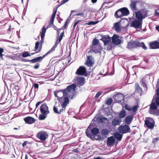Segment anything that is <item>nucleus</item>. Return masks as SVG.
<instances>
[{"label":"nucleus","instance_id":"30","mask_svg":"<svg viewBox=\"0 0 159 159\" xmlns=\"http://www.w3.org/2000/svg\"><path fill=\"white\" fill-rule=\"evenodd\" d=\"M115 138L119 141H120L122 137V135L118 132L115 133L114 134Z\"/></svg>","mask_w":159,"mask_h":159},{"label":"nucleus","instance_id":"1","mask_svg":"<svg viewBox=\"0 0 159 159\" xmlns=\"http://www.w3.org/2000/svg\"><path fill=\"white\" fill-rule=\"evenodd\" d=\"M54 95L57 98V100L59 102L63 108H66L69 104L70 100L69 98L63 95L62 90L54 92Z\"/></svg>","mask_w":159,"mask_h":159},{"label":"nucleus","instance_id":"31","mask_svg":"<svg viewBox=\"0 0 159 159\" xmlns=\"http://www.w3.org/2000/svg\"><path fill=\"white\" fill-rule=\"evenodd\" d=\"M99 131V129L97 128H94L91 130V133L93 135H96L98 134Z\"/></svg>","mask_w":159,"mask_h":159},{"label":"nucleus","instance_id":"14","mask_svg":"<svg viewBox=\"0 0 159 159\" xmlns=\"http://www.w3.org/2000/svg\"><path fill=\"white\" fill-rule=\"evenodd\" d=\"M94 64V62L93 60L92 57L91 56H87L86 65L89 67H91Z\"/></svg>","mask_w":159,"mask_h":159},{"label":"nucleus","instance_id":"47","mask_svg":"<svg viewBox=\"0 0 159 159\" xmlns=\"http://www.w3.org/2000/svg\"><path fill=\"white\" fill-rule=\"evenodd\" d=\"M64 34V31H63L61 33L60 35L59 38L58 40L59 41H61L63 35Z\"/></svg>","mask_w":159,"mask_h":159},{"label":"nucleus","instance_id":"19","mask_svg":"<svg viewBox=\"0 0 159 159\" xmlns=\"http://www.w3.org/2000/svg\"><path fill=\"white\" fill-rule=\"evenodd\" d=\"M24 120L26 123L31 124L35 122V119L33 117L28 116L24 118Z\"/></svg>","mask_w":159,"mask_h":159},{"label":"nucleus","instance_id":"43","mask_svg":"<svg viewBox=\"0 0 159 159\" xmlns=\"http://www.w3.org/2000/svg\"><path fill=\"white\" fill-rule=\"evenodd\" d=\"M125 110L129 111H131V107L128 105L126 104L125 106Z\"/></svg>","mask_w":159,"mask_h":159},{"label":"nucleus","instance_id":"6","mask_svg":"<svg viewBox=\"0 0 159 159\" xmlns=\"http://www.w3.org/2000/svg\"><path fill=\"white\" fill-rule=\"evenodd\" d=\"M142 22V20H134L132 22L131 26L134 27L136 29L141 28Z\"/></svg>","mask_w":159,"mask_h":159},{"label":"nucleus","instance_id":"57","mask_svg":"<svg viewBox=\"0 0 159 159\" xmlns=\"http://www.w3.org/2000/svg\"><path fill=\"white\" fill-rule=\"evenodd\" d=\"M57 9H56L54 11V12L52 14V15L53 16H55V15H56V13H57Z\"/></svg>","mask_w":159,"mask_h":159},{"label":"nucleus","instance_id":"38","mask_svg":"<svg viewBox=\"0 0 159 159\" xmlns=\"http://www.w3.org/2000/svg\"><path fill=\"white\" fill-rule=\"evenodd\" d=\"M140 83L141 84V85L144 87V90H147V86L145 82V81H144L143 79H142L140 81Z\"/></svg>","mask_w":159,"mask_h":159},{"label":"nucleus","instance_id":"4","mask_svg":"<svg viewBox=\"0 0 159 159\" xmlns=\"http://www.w3.org/2000/svg\"><path fill=\"white\" fill-rule=\"evenodd\" d=\"M118 129L120 133L122 134L130 133L131 131L129 126L128 125L126 124L125 125L120 126Z\"/></svg>","mask_w":159,"mask_h":159},{"label":"nucleus","instance_id":"2","mask_svg":"<svg viewBox=\"0 0 159 159\" xmlns=\"http://www.w3.org/2000/svg\"><path fill=\"white\" fill-rule=\"evenodd\" d=\"M76 87L75 84H73L68 86L66 89L62 90L63 95L66 96L70 99L74 98L75 97V89Z\"/></svg>","mask_w":159,"mask_h":159},{"label":"nucleus","instance_id":"18","mask_svg":"<svg viewBox=\"0 0 159 159\" xmlns=\"http://www.w3.org/2000/svg\"><path fill=\"white\" fill-rule=\"evenodd\" d=\"M101 49L102 48L100 45H97L96 47H92L91 48L92 51L95 53L100 52Z\"/></svg>","mask_w":159,"mask_h":159},{"label":"nucleus","instance_id":"16","mask_svg":"<svg viewBox=\"0 0 159 159\" xmlns=\"http://www.w3.org/2000/svg\"><path fill=\"white\" fill-rule=\"evenodd\" d=\"M62 108L60 109V106L59 105L58 106L56 107L54 106L53 107V111L55 113L60 114L63 112V111L66 108H63L62 106Z\"/></svg>","mask_w":159,"mask_h":159},{"label":"nucleus","instance_id":"25","mask_svg":"<svg viewBox=\"0 0 159 159\" xmlns=\"http://www.w3.org/2000/svg\"><path fill=\"white\" fill-rule=\"evenodd\" d=\"M115 139L113 136H111L109 137L107 140V143L108 145H111L113 144L115 142Z\"/></svg>","mask_w":159,"mask_h":159},{"label":"nucleus","instance_id":"12","mask_svg":"<svg viewBox=\"0 0 159 159\" xmlns=\"http://www.w3.org/2000/svg\"><path fill=\"white\" fill-rule=\"evenodd\" d=\"M102 40L105 46L109 45L111 43V39L109 35H105L103 36Z\"/></svg>","mask_w":159,"mask_h":159},{"label":"nucleus","instance_id":"49","mask_svg":"<svg viewBox=\"0 0 159 159\" xmlns=\"http://www.w3.org/2000/svg\"><path fill=\"white\" fill-rule=\"evenodd\" d=\"M34 89H35V90L36 89H37L36 90L37 91L39 88V84H38L36 83H34Z\"/></svg>","mask_w":159,"mask_h":159},{"label":"nucleus","instance_id":"33","mask_svg":"<svg viewBox=\"0 0 159 159\" xmlns=\"http://www.w3.org/2000/svg\"><path fill=\"white\" fill-rule=\"evenodd\" d=\"M126 114L125 111L124 110H123L120 112L119 117L121 118H124Z\"/></svg>","mask_w":159,"mask_h":159},{"label":"nucleus","instance_id":"26","mask_svg":"<svg viewBox=\"0 0 159 159\" xmlns=\"http://www.w3.org/2000/svg\"><path fill=\"white\" fill-rule=\"evenodd\" d=\"M47 29V28H46L44 26H43V27L41 35V42L42 43H43V41L44 38L45 36V34L46 32Z\"/></svg>","mask_w":159,"mask_h":159},{"label":"nucleus","instance_id":"5","mask_svg":"<svg viewBox=\"0 0 159 159\" xmlns=\"http://www.w3.org/2000/svg\"><path fill=\"white\" fill-rule=\"evenodd\" d=\"M155 124V121L153 119L151 118H146L145 121V125L150 129L153 128Z\"/></svg>","mask_w":159,"mask_h":159},{"label":"nucleus","instance_id":"17","mask_svg":"<svg viewBox=\"0 0 159 159\" xmlns=\"http://www.w3.org/2000/svg\"><path fill=\"white\" fill-rule=\"evenodd\" d=\"M116 98L119 99L118 100V102L119 103H122L124 102V96L121 93H118L115 96Z\"/></svg>","mask_w":159,"mask_h":159},{"label":"nucleus","instance_id":"63","mask_svg":"<svg viewBox=\"0 0 159 159\" xmlns=\"http://www.w3.org/2000/svg\"><path fill=\"white\" fill-rule=\"evenodd\" d=\"M157 94L159 96V89H157Z\"/></svg>","mask_w":159,"mask_h":159},{"label":"nucleus","instance_id":"36","mask_svg":"<svg viewBox=\"0 0 159 159\" xmlns=\"http://www.w3.org/2000/svg\"><path fill=\"white\" fill-rule=\"evenodd\" d=\"M136 90L138 92L140 93L142 91V89L139 86L138 84H135Z\"/></svg>","mask_w":159,"mask_h":159},{"label":"nucleus","instance_id":"58","mask_svg":"<svg viewBox=\"0 0 159 159\" xmlns=\"http://www.w3.org/2000/svg\"><path fill=\"white\" fill-rule=\"evenodd\" d=\"M61 30V29H58L57 30V33L58 35H59L60 34V31Z\"/></svg>","mask_w":159,"mask_h":159},{"label":"nucleus","instance_id":"27","mask_svg":"<svg viewBox=\"0 0 159 159\" xmlns=\"http://www.w3.org/2000/svg\"><path fill=\"white\" fill-rule=\"evenodd\" d=\"M120 22H116L114 24V28L117 32H119L120 31Z\"/></svg>","mask_w":159,"mask_h":159},{"label":"nucleus","instance_id":"21","mask_svg":"<svg viewBox=\"0 0 159 159\" xmlns=\"http://www.w3.org/2000/svg\"><path fill=\"white\" fill-rule=\"evenodd\" d=\"M134 117L133 115H129L127 116L125 119V121L127 125H129L133 120Z\"/></svg>","mask_w":159,"mask_h":159},{"label":"nucleus","instance_id":"45","mask_svg":"<svg viewBox=\"0 0 159 159\" xmlns=\"http://www.w3.org/2000/svg\"><path fill=\"white\" fill-rule=\"evenodd\" d=\"M102 91L99 92L98 93H97L95 97V98L96 99L98 98L102 94Z\"/></svg>","mask_w":159,"mask_h":159},{"label":"nucleus","instance_id":"56","mask_svg":"<svg viewBox=\"0 0 159 159\" xmlns=\"http://www.w3.org/2000/svg\"><path fill=\"white\" fill-rule=\"evenodd\" d=\"M39 64H38V65H36L35 66H34V68L35 69H38L39 68Z\"/></svg>","mask_w":159,"mask_h":159},{"label":"nucleus","instance_id":"3","mask_svg":"<svg viewBox=\"0 0 159 159\" xmlns=\"http://www.w3.org/2000/svg\"><path fill=\"white\" fill-rule=\"evenodd\" d=\"M142 47V48L146 50L147 49V47L145 46L143 42H140L137 41H135L132 42H130L128 43L127 48L130 50L138 47Z\"/></svg>","mask_w":159,"mask_h":159},{"label":"nucleus","instance_id":"51","mask_svg":"<svg viewBox=\"0 0 159 159\" xmlns=\"http://www.w3.org/2000/svg\"><path fill=\"white\" fill-rule=\"evenodd\" d=\"M157 9H155V13L154 15L155 16H159V12H157Z\"/></svg>","mask_w":159,"mask_h":159},{"label":"nucleus","instance_id":"55","mask_svg":"<svg viewBox=\"0 0 159 159\" xmlns=\"http://www.w3.org/2000/svg\"><path fill=\"white\" fill-rule=\"evenodd\" d=\"M54 20L52 19L51 18V19H50V20L49 21V24L50 25L53 24V22H54Z\"/></svg>","mask_w":159,"mask_h":159},{"label":"nucleus","instance_id":"61","mask_svg":"<svg viewBox=\"0 0 159 159\" xmlns=\"http://www.w3.org/2000/svg\"><path fill=\"white\" fill-rule=\"evenodd\" d=\"M84 14L83 13H78L76 14L75 15L77 16H82Z\"/></svg>","mask_w":159,"mask_h":159},{"label":"nucleus","instance_id":"39","mask_svg":"<svg viewBox=\"0 0 159 159\" xmlns=\"http://www.w3.org/2000/svg\"><path fill=\"white\" fill-rule=\"evenodd\" d=\"M155 99V102L157 106H159V96H156L153 98V100Z\"/></svg>","mask_w":159,"mask_h":159},{"label":"nucleus","instance_id":"13","mask_svg":"<svg viewBox=\"0 0 159 159\" xmlns=\"http://www.w3.org/2000/svg\"><path fill=\"white\" fill-rule=\"evenodd\" d=\"M111 39L112 43L118 45L121 43V41L118 36L116 34H114Z\"/></svg>","mask_w":159,"mask_h":159},{"label":"nucleus","instance_id":"44","mask_svg":"<svg viewBox=\"0 0 159 159\" xmlns=\"http://www.w3.org/2000/svg\"><path fill=\"white\" fill-rule=\"evenodd\" d=\"M138 107V106H134L131 108V110L134 112H135L137 111Z\"/></svg>","mask_w":159,"mask_h":159},{"label":"nucleus","instance_id":"15","mask_svg":"<svg viewBox=\"0 0 159 159\" xmlns=\"http://www.w3.org/2000/svg\"><path fill=\"white\" fill-rule=\"evenodd\" d=\"M150 48L151 49H155L159 48V42L157 41H154L150 43Z\"/></svg>","mask_w":159,"mask_h":159},{"label":"nucleus","instance_id":"28","mask_svg":"<svg viewBox=\"0 0 159 159\" xmlns=\"http://www.w3.org/2000/svg\"><path fill=\"white\" fill-rule=\"evenodd\" d=\"M115 16L116 18H121L123 16L120 9L117 10L115 13Z\"/></svg>","mask_w":159,"mask_h":159},{"label":"nucleus","instance_id":"41","mask_svg":"<svg viewBox=\"0 0 159 159\" xmlns=\"http://www.w3.org/2000/svg\"><path fill=\"white\" fill-rule=\"evenodd\" d=\"M30 56L31 55L29 54V52H24L22 54V56L24 57Z\"/></svg>","mask_w":159,"mask_h":159},{"label":"nucleus","instance_id":"7","mask_svg":"<svg viewBox=\"0 0 159 159\" xmlns=\"http://www.w3.org/2000/svg\"><path fill=\"white\" fill-rule=\"evenodd\" d=\"M148 10H144L143 13L140 11H137L135 13L136 17L138 20H142L147 16Z\"/></svg>","mask_w":159,"mask_h":159},{"label":"nucleus","instance_id":"48","mask_svg":"<svg viewBox=\"0 0 159 159\" xmlns=\"http://www.w3.org/2000/svg\"><path fill=\"white\" fill-rule=\"evenodd\" d=\"M39 42H37L35 43V50L37 49L38 48L39 46Z\"/></svg>","mask_w":159,"mask_h":159},{"label":"nucleus","instance_id":"50","mask_svg":"<svg viewBox=\"0 0 159 159\" xmlns=\"http://www.w3.org/2000/svg\"><path fill=\"white\" fill-rule=\"evenodd\" d=\"M97 23V22H96H96H94V21H90V22H89L88 24V25H94L96 24Z\"/></svg>","mask_w":159,"mask_h":159},{"label":"nucleus","instance_id":"20","mask_svg":"<svg viewBox=\"0 0 159 159\" xmlns=\"http://www.w3.org/2000/svg\"><path fill=\"white\" fill-rule=\"evenodd\" d=\"M121 122V120L119 118L116 117L112 120V125L114 126L119 125Z\"/></svg>","mask_w":159,"mask_h":159},{"label":"nucleus","instance_id":"62","mask_svg":"<svg viewBox=\"0 0 159 159\" xmlns=\"http://www.w3.org/2000/svg\"><path fill=\"white\" fill-rule=\"evenodd\" d=\"M27 143V141H24V142L22 144V146L23 147H24V146H25L26 144Z\"/></svg>","mask_w":159,"mask_h":159},{"label":"nucleus","instance_id":"46","mask_svg":"<svg viewBox=\"0 0 159 159\" xmlns=\"http://www.w3.org/2000/svg\"><path fill=\"white\" fill-rule=\"evenodd\" d=\"M4 50L2 48H0V57H2V59H3L2 56L3 55L2 53L3 52Z\"/></svg>","mask_w":159,"mask_h":159},{"label":"nucleus","instance_id":"8","mask_svg":"<svg viewBox=\"0 0 159 159\" xmlns=\"http://www.w3.org/2000/svg\"><path fill=\"white\" fill-rule=\"evenodd\" d=\"M86 71V69L85 67L83 66H80L77 70L75 74L79 75H85L86 76L87 75H85Z\"/></svg>","mask_w":159,"mask_h":159},{"label":"nucleus","instance_id":"52","mask_svg":"<svg viewBox=\"0 0 159 159\" xmlns=\"http://www.w3.org/2000/svg\"><path fill=\"white\" fill-rule=\"evenodd\" d=\"M80 20H78V21H76V22H75L74 24L73 25V28L74 29L75 28L76 26L77 25V24L80 21Z\"/></svg>","mask_w":159,"mask_h":159},{"label":"nucleus","instance_id":"34","mask_svg":"<svg viewBox=\"0 0 159 159\" xmlns=\"http://www.w3.org/2000/svg\"><path fill=\"white\" fill-rule=\"evenodd\" d=\"M89 130H90L89 126L86 129V134L87 136L89 138H92L93 136V135L91 133L90 131H89Z\"/></svg>","mask_w":159,"mask_h":159},{"label":"nucleus","instance_id":"54","mask_svg":"<svg viewBox=\"0 0 159 159\" xmlns=\"http://www.w3.org/2000/svg\"><path fill=\"white\" fill-rule=\"evenodd\" d=\"M69 0H63L61 2V4H63L67 2Z\"/></svg>","mask_w":159,"mask_h":159},{"label":"nucleus","instance_id":"37","mask_svg":"<svg viewBox=\"0 0 159 159\" xmlns=\"http://www.w3.org/2000/svg\"><path fill=\"white\" fill-rule=\"evenodd\" d=\"M108 131L106 129H103L102 130L101 133L103 135L105 136L108 134Z\"/></svg>","mask_w":159,"mask_h":159},{"label":"nucleus","instance_id":"42","mask_svg":"<svg viewBox=\"0 0 159 159\" xmlns=\"http://www.w3.org/2000/svg\"><path fill=\"white\" fill-rule=\"evenodd\" d=\"M99 42V41L97 39H94L93 42V45L94 46H95L97 45Z\"/></svg>","mask_w":159,"mask_h":159},{"label":"nucleus","instance_id":"64","mask_svg":"<svg viewBox=\"0 0 159 159\" xmlns=\"http://www.w3.org/2000/svg\"><path fill=\"white\" fill-rule=\"evenodd\" d=\"M73 151L75 152H78V148L75 149L73 150Z\"/></svg>","mask_w":159,"mask_h":159},{"label":"nucleus","instance_id":"29","mask_svg":"<svg viewBox=\"0 0 159 159\" xmlns=\"http://www.w3.org/2000/svg\"><path fill=\"white\" fill-rule=\"evenodd\" d=\"M61 41H59L57 39L56 41V43L54 46L47 53H48V54L50 53L51 52H53L56 48L57 47V46L58 44L60 43Z\"/></svg>","mask_w":159,"mask_h":159},{"label":"nucleus","instance_id":"11","mask_svg":"<svg viewBox=\"0 0 159 159\" xmlns=\"http://www.w3.org/2000/svg\"><path fill=\"white\" fill-rule=\"evenodd\" d=\"M40 110L41 113L43 114H48L49 112L48 107L45 103L42 104L40 106Z\"/></svg>","mask_w":159,"mask_h":159},{"label":"nucleus","instance_id":"10","mask_svg":"<svg viewBox=\"0 0 159 159\" xmlns=\"http://www.w3.org/2000/svg\"><path fill=\"white\" fill-rule=\"evenodd\" d=\"M48 54V53H47L42 57H39L31 60H27L26 61H29L32 63L39 62L41 61L43 58Z\"/></svg>","mask_w":159,"mask_h":159},{"label":"nucleus","instance_id":"32","mask_svg":"<svg viewBox=\"0 0 159 159\" xmlns=\"http://www.w3.org/2000/svg\"><path fill=\"white\" fill-rule=\"evenodd\" d=\"M136 2L132 1L130 5V7L133 10H136Z\"/></svg>","mask_w":159,"mask_h":159},{"label":"nucleus","instance_id":"35","mask_svg":"<svg viewBox=\"0 0 159 159\" xmlns=\"http://www.w3.org/2000/svg\"><path fill=\"white\" fill-rule=\"evenodd\" d=\"M48 114H42L39 115V119L40 120H44L47 116V115Z\"/></svg>","mask_w":159,"mask_h":159},{"label":"nucleus","instance_id":"24","mask_svg":"<svg viewBox=\"0 0 159 159\" xmlns=\"http://www.w3.org/2000/svg\"><path fill=\"white\" fill-rule=\"evenodd\" d=\"M77 81L80 85H83L84 83V78L78 76L76 78Z\"/></svg>","mask_w":159,"mask_h":159},{"label":"nucleus","instance_id":"60","mask_svg":"<svg viewBox=\"0 0 159 159\" xmlns=\"http://www.w3.org/2000/svg\"><path fill=\"white\" fill-rule=\"evenodd\" d=\"M111 48H112V47L111 46L109 45V46H108L107 48V49L110 50L111 49Z\"/></svg>","mask_w":159,"mask_h":159},{"label":"nucleus","instance_id":"53","mask_svg":"<svg viewBox=\"0 0 159 159\" xmlns=\"http://www.w3.org/2000/svg\"><path fill=\"white\" fill-rule=\"evenodd\" d=\"M107 120V119L105 117L102 118L101 119V121L102 122H104V121Z\"/></svg>","mask_w":159,"mask_h":159},{"label":"nucleus","instance_id":"23","mask_svg":"<svg viewBox=\"0 0 159 159\" xmlns=\"http://www.w3.org/2000/svg\"><path fill=\"white\" fill-rule=\"evenodd\" d=\"M157 108V106L154 102H152L150 106V110H149V112L150 114H153V110L156 109Z\"/></svg>","mask_w":159,"mask_h":159},{"label":"nucleus","instance_id":"40","mask_svg":"<svg viewBox=\"0 0 159 159\" xmlns=\"http://www.w3.org/2000/svg\"><path fill=\"white\" fill-rule=\"evenodd\" d=\"M112 102V99L111 98H108L106 102V104L108 105H111Z\"/></svg>","mask_w":159,"mask_h":159},{"label":"nucleus","instance_id":"59","mask_svg":"<svg viewBox=\"0 0 159 159\" xmlns=\"http://www.w3.org/2000/svg\"><path fill=\"white\" fill-rule=\"evenodd\" d=\"M41 102H39L37 103L36 105V107H37L40 104Z\"/></svg>","mask_w":159,"mask_h":159},{"label":"nucleus","instance_id":"9","mask_svg":"<svg viewBox=\"0 0 159 159\" xmlns=\"http://www.w3.org/2000/svg\"><path fill=\"white\" fill-rule=\"evenodd\" d=\"M48 134L45 132H40L38 133L37 137L39 139L42 141H44L48 138Z\"/></svg>","mask_w":159,"mask_h":159},{"label":"nucleus","instance_id":"22","mask_svg":"<svg viewBox=\"0 0 159 159\" xmlns=\"http://www.w3.org/2000/svg\"><path fill=\"white\" fill-rule=\"evenodd\" d=\"M123 16H127L129 14V12L127 8L126 7H123L120 9Z\"/></svg>","mask_w":159,"mask_h":159}]
</instances>
